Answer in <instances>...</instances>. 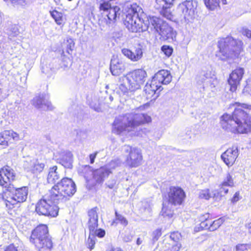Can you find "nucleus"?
I'll use <instances>...</instances> for the list:
<instances>
[{"label":"nucleus","instance_id":"obj_46","mask_svg":"<svg viewBox=\"0 0 251 251\" xmlns=\"http://www.w3.org/2000/svg\"><path fill=\"white\" fill-rule=\"evenodd\" d=\"M86 244L87 248L89 249L90 251H91L95 247V241L93 238H90V236H89L88 238Z\"/></svg>","mask_w":251,"mask_h":251},{"label":"nucleus","instance_id":"obj_19","mask_svg":"<svg viewBox=\"0 0 251 251\" xmlns=\"http://www.w3.org/2000/svg\"><path fill=\"white\" fill-rule=\"evenodd\" d=\"M161 91L159 86L151 80L150 83H147L144 87V96L147 100L151 101L156 99Z\"/></svg>","mask_w":251,"mask_h":251},{"label":"nucleus","instance_id":"obj_33","mask_svg":"<svg viewBox=\"0 0 251 251\" xmlns=\"http://www.w3.org/2000/svg\"><path fill=\"white\" fill-rule=\"evenodd\" d=\"M225 219L224 217H220L214 221L212 220L211 226H210V231H214L218 229L225 222Z\"/></svg>","mask_w":251,"mask_h":251},{"label":"nucleus","instance_id":"obj_32","mask_svg":"<svg viewBox=\"0 0 251 251\" xmlns=\"http://www.w3.org/2000/svg\"><path fill=\"white\" fill-rule=\"evenodd\" d=\"M181 238L182 235L180 232L178 231H173L170 233V238L167 240L175 244H181L180 242Z\"/></svg>","mask_w":251,"mask_h":251},{"label":"nucleus","instance_id":"obj_41","mask_svg":"<svg viewBox=\"0 0 251 251\" xmlns=\"http://www.w3.org/2000/svg\"><path fill=\"white\" fill-rule=\"evenodd\" d=\"M161 50L167 57H170L173 52V48L168 45H163L161 47Z\"/></svg>","mask_w":251,"mask_h":251},{"label":"nucleus","instance_id":"obj_8","mask_svg":"<svg viewBox=\"0 0 251 251\" xmlns=\"http://www.w3.org/2000/svg\"><path fill=\"white\" fill-rule=\"evenodd\" d=\"M147 28H153L160 35L163 40H173L176 37V32L168 23L155 16L147 18Z\"/></svg>","mask_w":251,"mask_h":251},{"label":"nucleus","instance_id":"obj_2","mask_svg":"<svg viewBox=\"0 0 251 251\" xmlns=\"http://www.w3.org/2000/svg\"><path fill=\"white\" fill-rule=\"evenodd\" d=\"M10 191H3L0 194L7 213L13 217L20 215L21 212V203L25 202L28 195V188L26 186L15 188L12 195Z\"/></svg>","mask_w":251,"mask_h":251},{"label":"nucleus","instance_id":"obj_27","mask_svg":"<svg viewBox=\"0 0 251 251\" xmlns=\"http://www.w3.org/2000/svg\"><path fill=\"white\" fill-rule=\"evenodd\" d=\"M162 251H179L182 248L181 244L174 243L165 239L162 241Z\"/></svg>","mask_w":251,"mask_h":251},{"label":"nucleus","instance_id":"obj_58","mask_svg":"<svg viewBox=\"0 0 251 251\" xmlns=\"http://www.w3.org/2000/svg\"><path fill=\"white\" fill-rule=\"evenodd\" d=\"M222 2V4H224V5H226L227 3V0H221Z\"/></svg>","mask_w":251,"mask_h":251},{"label":"nucleus","instance_id":"obj_39","mask_svg":"<svg viewBox=\"0 0 251 251\" xmlns=\"http://www.w3.org/2000/svg\"><path fill=\"white\" fill-rule=\"evenodd\" d=\"M221 184L223 186L232 187L234 182L231 175L230 174H227L226 178Z\"/></svg>","mask_w":251,"mask_h":251},{"label":"nucleus","instance_id":"obj_47","mask_svg":"<svg viewBox=\"0 0 251 251\" xmlns=\"http://www.w3.org/2000/svg\"><path fill=\"white\" fill-rule=\"evenodd\" d=\"M105 230L102 228H99L98 229H97L96 232H95L94 235H92L98 236L99 238H102L105 236Z\"/></svg>","mask_w":251,"mask_h":251},{"label":"nucleus","instance_id":"obj_3","mask_svg":"<svg viewBox=\"0 0 251 251\" xmlns=\"http://www.w3.org/2000/svg\"><path fill=\"white\" fill-rule=\"evenodd\" d=\"M151 122V117L144 113H136L132 117H119L113 123V131L117 134H120L124 131H131L138 126Z\"/></svg>","mask_w":251,"mask_h":251},{"label":"nucleus","instance_id":"obj_26","mask_svg":"<svg viewBox=\"0 0 251 251\" xmlns=\"http://www.w3.org/2000/svg\"><path fill=\"white\" fill-rule=\"evenodd\" d=\"M212 217L210 214L206 213L201 215L200 218L199 229L200 230L207 229L210 231V226L212 222Z\"/></svg>","mask_w":251,"mask_h":251},{"label":"nucleus","instance_id":"obj_17","mask_svg":"<svg viewBox=\"0 0 251 251\" xmlns=\"http://www.w3.org/2000/svg\"><path fill=\"white\" fill-rule=\"evenodd\" d=\"M172 79V76L170 71L167 70H160L155 74L151 80L159 86L162 90V85H167L170 83Z\"/></svg>","mask_w":251,"mask_h":251},{"label":"nucleus","instance_id":"obj_1","mask_svg":"<svg viewBox=\"0 0 251 251\" xmlns=\"http://www.w3.org/2000/svg\"><path fill=\"white\" fill-rule=\"evenodd\" d=\"M231 114L225 113L220 117V125L223 129L234 134H247L251 132V115L249 111L251 105L235 102Z\"/></svg>","mask_w":251,"mask_h":251},{"label":"nucleus","instance_id":"obj_54","mask_svg":"<svg viewBox=\"0 0 251 251\" xmlns=\"http://www.w3.org/2000/svg\"><path fill=\"white\" fill-rule=\"evenodd\" d=\"M108 251H124L120 247H112Z\"/></svg>","mask_w":251,"mask_h":251},{"label":"nucleus","instance_id":"obj_21","mask_svg":"<svg viewBox=\"0 0 251 251\" xmlns=\"http://www.w3.org/2000/svg\"><path fill=\"white\" fill-rule=\"evenodd\" d=\"M122 52L133 62L138 61L143 56L142 50L139 47H134L132 50L124 48L122 50Z\"/></svg>","mask_w":251,"mask_h":251},{"label":"nucleus","instance_id":"obj_53","mask_svg":"<svg viewBox=\"0 0 251 251\" xmlns=\"http://www.w3.org/2000/svg\"><path fill=\"white\" fill-rule=\"evenodd\" d=\"M227 186H223L222 184L220 185V192L221 194H226L228 193V190L226 188Z\"/></svg>","mask_w":251,"mask_h":251},{"label":"nucleus","instance_id":"obj_34","mask_svg":"<svg viewBox=\"0 0 251 251\" xmlns=\"http://www.w3.org/2000/svg\"><path fill=\"white\" fill-rule=\"evenodd\" d=\"M161 213L164 217L171 218L174 215V210L168 205L163 204Z\"/></svg>","mask_w":251,"mask_h":251},{"label":"nucleus","instance_id":"obj_10","mask_svg":"<svg viewBox=\"0 0 251 251\" xmlns=\"http://www.w3.org/2000/svg\"><path fill=\"white\" fill-rule=\"evenodd\" d=\"M163 198H166L169 203L172 205L180 206L184 203L186 194L181 187L172 186L169 187V191Z\"/></svg>","mask_w":251,"mask_h":251},{"label":"nucleus","instance_id":"obj_24","mask_svg":"<svg viewBox=\"0 0 251 251\" xmlns=\"http://www.w3.org/2000/svg\"><path fill=\"white\" fill-rule=\"evenodd\" d=\"M110 69L113 75L118 76L123 74L126 69L125 64L118 59L111 60Z\"/></svg>","mask_w":251,"mask_h":251},{"label":"nucleus","instance_id":"obj_22","mask_svg":"<svg viewBox=\"0 0 251 251\" xmlns=\"http://www.w3.org/2000/svg\"><path fill=\"white\" fill-rule=\"evenodd\" d=\"M111 173V171L110 169L104 166H101L99 169L93 170V178L96 183L100 184L103 182L105 178L107 177Z\"/></svg>","mask_w":251,"mask_h":251},{"label":"nucleus","instance_id":"obj_7","mask_svg":"<svg viewBox=\"0 0 251 251\" xmlns=\"http://www.w3.org/2000/svg\"><path fill=\"white\" fill-rule=\"evenodd\" d=\"M219 52L226 59L238 57L243 51V43L230 36L221 39L218 44Z\"/></svg>","mask_w":251,"mask_h":251},{"label":"nucleus","instance_id":"obj_36","mask_svg":"<svg viewBox=\"0 0 251 251\" xmlns=\"http://www.w3.org/2000/svg\"><path fill=\"white\" fill-rule=\"evenodd\" d=\"M88 226L90 234L94 235L98 226V220H89L88 222Z\"/></svg>","mask_w":251,"mask_h":251},{"label":"nucleus","instance_id":"obj_28","mask_svg":"<svg viewBox=\"0 0 251 251\" xmlns=\"http://www.w3.org/2000/svg\"><path fill=\"white\" fill-rule=\"evenodd\" d=\"M57 170V166L56 165L50 168L47 176V180L49 183H54L59 179L60 176L56 171Z\"/></svg>","mask_w":251,"mask_h":251},{"label":"nucleus","instance_id":"obj_13","mask_svg":"<svg viewBox=\"0 0 251 251\" xmlns=\"http://www.w3.org/2000/svg\"><path fill=\"white\" fill-rule=\"evenodd\" d=\"M126 152L128 153L125 163L129 168H136L142 164L143 157L141 151L136 148L127 146Z\"/></svg>","mask_w":251,"mask_h":251},{"label":"nucleus","instance_id":"obj_4","mask_svg":"<svg viewBox=\"0 0 251 251\" xmlns=\"http://www.w3.org/2000/svg\"><path fill=\"white\" fill-rule=\"evenodd\" d=\"M29 241L38 251H51L53 249L52 238L45 224H39L32 230Z\"/></svg>","mask_w":251,"mask_h":251},{"label":"nucleus","instance_id":"obj_52","mask_svg":"<svg viewBox=\"0 0 251 251\" xmlns=\"http://www.w3.org/2000/svg\"><path fill=\"white\" fill-rule=\"evenodd\" d=\"M98 154V152H95L93 153H91L89 155V158H90V164H93L95 161V159Z\"/></svg>","mask_w":251,"mask_h":251},{"label":"nucleus","instance_id":"obj_9","mask_svg":"<svg viewBox=\"0 0 251 251\" xmlns=\"http://www.w3.org/2000/svg\"><path fill=\"white\" fill-rule=\"evenodd\" d=\"M58 201L55 198L51 196V194L45 195L36 204L35 211L40 215L56 217L58 213L59 208L56 204Z\"/></svg>","mask_w":251,"mask_h":251},{"label":"nucleus","instance_id":"obj_14","mask_svg":"<svg viewBox=\"0 0 251 251\" xmlns=\"http://www.w3.org/2000/svg\"><path fill=\"white\" fill-rule=\"evenodd\" d=\"M244 74L245 70L242 67H237L231 71L227 79L229 90L231 92H236L237 87L240 85Z\"/></svg>","mask_w":251,"mask_h":251},{"label":"nucleus","instance_id":"obj_11","mask_svg":"<svg viewBox=\"0 0 251 251\" xmlns=\"http://www.w3.org/2000/svg\"><path fill=\"white\" fill-rule=\"evenodd\" d=\"M147 76L146 72L142 69H135L126 75L127 83L132 90L139 89L144 83Z\"/></svg>","mask_w":251,"mask_h":251},{"label":"nucleus","instance_id":"obj_51","mask_svg":"<svg viewBox=\"0 0 251 251\" xmlns=\"http://www.w3.org/2000/svg\"><path fill=\"white\" fill-rule=\"evenodd\" d=\"M240 199L239 192H236L233 197L231 199V201L232 203H235L238 201Z\"/></svg>","mask_w":251,"mask_h":251},{"label":"nucleus","instance_id":"obj_12","mask_svg":"<svg viewBox=\"0 0 251 251\" xmlns=\"http://www.w3.org/2000/svg\"><path fill=\"white\" fill-rule=\"evenodd\" d=\"M16 180V174L12 168L5 165L0 168V186L6 188L5 191H10L13 188L10 183Z\"/></svg>","mask_w":251,"mask_h":251},{"label":"nucleus","instance_id":"obj_6","mask_svg":"<svg viewBox=\"0 0 251 251\" xmlns=\"http://www.w3.org/2000/svg\"><path fill=\"white\" fill-rule=\"evenodd\" d=\"M141 9V7L136 3L131 4L126 7V16L124 22L126 27L131 32H143L147 28L143 21L139 17L138 13Z\"/></svg>","mask_w":251,"mask_h":251},{"label":"nucleus","instance_id":"obj_5","mask_svg":"<svg viewBox=\"0 0 251 251\" xmlns=\"http://www.w3.org/2000/svg\"><path fill=\"white\" fill-rule=\"evenodd\" d=\"M50 192L58 201H66L75 194L76 186L72 179L64 177L52 186Z\"/></svg>","mask_w":251,"mask_h":251},{"label":"nucleus","instance_id":"obj_45","mask_svg":"<svg viewBox=\"0 0 251 251\" xmlns=\"http://www.w3.org/2000/svg\"><path fill=\"white\" fill-rule=\"evenodd\" d=\"M89 220H98V216L97 212V207L93 208L88 211Z\"/></svg>","mask_w":251,"mask_h":251},{"label":"nucleus","instance_id":"obj_25","mask_svg":"<svg viewBox=\"0 0 251 251\" xmlns=\"http://www.w3.org/2000/svg\"><path fill=\"white\" fill-rule=\"evenodd\" d=\"M50 14L54 20L55 23L61 27L64 26L66 23V17L65 15L56 10L50 11Z\"/></svg>","mask_w":251,"mask_h":251},{"label":"nucleus","instance_id":"obj_49","mask_svg":"<svg viewBox=\"0 0 251 251\" xmlns=\"http://www.w3.org/2000/svg\"><path fill=\"white\" fill-rule=\"evenodd\" d=\"M244 91L250 94H251V80L248 81L244 88Z\"/></svg>","mask_w":251,"mask_h":251},{"label":"nucleus","instance_id":"obj_18","mask_svg":"<svg viewBox=\"0 0 251 251\" xmlns=\"http://www.w3.org/2000/svg\"><path fill=\"white\" fill-rule=\"evenodd\" d=\"M239 155V151L236 147L232 146L228 148L221 156L223 162L228 167L233 166L235 163Z\"/></svg>","mask_w":251,"mask_h":251},{"label":"nucleus","instance_id":"obj_56","mask_svg":"<svg viewBox=\"0 0 251 251\" xmlns=\"http://www.w3.org/2000/svg\"><path fill=\"white\" fill-rule=\"evenodd\" d=\"M118 222L117 220H116V218H115V219L112 222L111 225L112 226H117Z\"/></svg>","mask_w":251,"mask_h":251},{"label":"nucleus","instance_id":"obj_20","mask_svg":"<svg viewBox=\"0 0 251 251\" xmlns=\"http://www.w3.org/2000/svg\"><path fill=\"white\" fill-rule=\"evenodd\" d=\"M175 0H155L156 8L160 9V13L164 17L170 19L171 13L167 11V9L172 7L174 4Z\"/></svg>","mask_w":251,"mask_h":251},{"label":"nucleus","instance_id":"obj_50","mask_svg":"<svg viewBox=\"0 0 251 251\" xmlns=\"http://www.w3.org/2000/svg\"><path fill=\"white\" fill-rule=\"evenodd\" d=\"M242 34L248 38H251V30L248 28H244L242 31Z\"/></svg>","mask_w":251,"mask_h":251},{"label":"nucleus","instance_id":"obj_16","mask_svg":"<svg viewBox=\"0 0 251 251\" xmlns=\"http://www.w3.org/2000/svg\"><path fill=\"white\" fill-rule=\"evenodd\" d=\"M178 9L185 20L189 21L195 18L196 7L192 1L186 0L182 2L179 4Z\"/></svg>","mask_w":251,"mask_h":251},{"label":"nucleus","instance_id":"obj_57","mask_svg":"<svg viewBox=\"0 0 251 251\" xmlns=\"http://www.w3.org/2000/svg\"><path fill=\"white\" fill-rule=\"evenodd\" d=\"M142 243V240L140 238H138L136 240V244L138 245H140Z\"/></svg>","mask_w":251,"mask_h":251},{"label":"nucleus","instance_id":"obj_31","mask_svg":"<svg viewBox=\"0 0 251 251\" xmlns=\"http://www.w3.org/2000/svg\"><path fill=\"white\" fill-rule=\"evenodd\" d=\"M206 7L210 10H214L220 7L219 0H203Z\"/></svg>","mask_w":251,"mask_h":251},{"label":"nucleus","instance_id":"obj_23","mask_svg":"<svg viewBox=\"0 0 251 251\" xmlns=\"http://www.w3.org/2000/svg\"><path fill=\"white\" fill-rule=\"evenodd\" d=\"M58 162L67 169L73 168V154L70 151H64L60 154Z\"/></svg>","mask_w":251,"mask_h":251},{"label":"nucleus","instance_id":"obj_35","mask_svg":"<svg viewBox=\"0 0 251 251\" xmlns=\"http://www.w3.org/2000/svg\"><path fill=\"white\" fill-rule=\"evenodd\" d=\"M120 10V8L119 7L117 6H115L112 7L107 12L108 13L107 14V18L110 21H113L116 20L117 13Z\"/></svg>","mask_w":251,"mask_h":251},{"label":"nucleus","instance_id":"obj_40","mask_svg":"<svg viewBox=\"0 0 251 251\" xmlns=\"http://www.w3.org/2000/svg\"><path fill=\"white\" fill-rule=\"evenodd\" d=\"M199 198L201 199L209 200L211 198V193L209 189L201 190L199 195Z\"/></svg>","mask_w":251,"mask_h":251},{"label":"nucleus","instance_id":"obj_37","mask_svg":"<svg viewBox=\"0 0 251 251\" xmlns=\"http://www.w3.org/2000/svg\"><path fill=\"white\" fill-rule=\"evenodd\" d=\"M44 167V163L36 161L32 166L31 171L34 174H38L43 171Z\"/></svg>","mask_w":251,"mask_h":251},{"label":"nucleus","instance_id":"obj_30","mask_svg":"<svg viewBox=\"0 0 251 251\" xmlns=\"http://www.w3.org/2000/svg\"><path fill=\"white\" fill-rule=\"evenodd\" d=\"M45 98L43 96H38L35 100V105L37 108H41L42 105L44 104L47 107V110L51 109V104L50 102L47 101V102H44Z\"/></svg>","mask_w":251,"mask_h":251},{"label":"nucleus","instance_id":"obj_44","mask_svg":"<svg viewBox=\"0 0 251 251\" xmlns=\"http://www.w3.org/2000/svg\"><path fill=\"white\" fill-rule=\"evenodd\" d=\"M248 244H238L235 246L236 251H247L250 248Z\"/></svg>","mask_w":251,"mask_h":251},{"label":"nucleus","instance_id":"obj_15","mask_svg":"<svg viewBox=\"0 0 251 251\" xmlns=\"http://www.w3.org/2000/svg\"><path fill=\"white\" fill-rule=\"evenodd\" d=\"M20 140V134L12 129L4 130L0 133V145L6 148Z\"/></svg>","mask_w":251,"mask_h":251},{"label":"nucleus","instance_id":"obj_55","mask_svg":"<svg viewBox=\"0 0 251 251\" xmlns=\"http://www.w3.org/2000/svg\"><path fill=\"white\" fill-rule=\"evenodd\" d=\"M246 227L248 230L249 232L251 234V223H248L246 225Z\"/></svg>","mask_w":251,"mask_h":251},{"label":"nucleus","instance_id":"obj_43","mask_svg":"<svg viewBox=\"0 0 251 251\" xmlns=\"http://www.w3.org/2000/svg\"><path fill=\"white\" fill-rule=\"evenodd\" d=\"M66 51L69 54H72L74 48L75 47V42L72 39L67 40Z\"/></svg>","mask_w":251,"mask_h":251},{"label":"nucleus","instance_id":"obj_48","mask_svg":"<svg viewBox=\"0 0 251 251\" xmlns=\"http://www.w3.org/2000/svg\"><path fill=\"white\" fill-rule=\"evenodd\" d=\"M3 251H18V247L12 243L6 246Z\"/></svg>","mask_w":251,"mask_h":251},{"label":"nucleus","instance_id":"obj_38","mask_svg":"<svg viewBox=\"0 0 251 251\" xmlns=\"http://www.w3.org/2000/svg\"><path fill=\"white\" fill-rule=\"evenodd\" d=\"M115 215L118 222L120 223L124 226H126L128 225V221L122 215L120 214L116 211L115 212Z\"/></svg>","mask_w":251,"mask_h":251},{"label":"nucleus","instance_id":"obj_29","mask_svg":"<svg viewBox=\"0 0 251 251\" xmlns=\"http://www.w3.org/2000/svg\"><path fill=\"white\" fill-rule=\"evenodd\" d=\"M128 86H126L124 84H121L119 85V88H117V93L120 96L128 95L130 92L134 91L131 88V86L128 84Z\"/></svg>","mask_w":251,"mask_h":251},{"label":"nucleus","instance_id":"obj_42","mask_svg":"<svg viewBox=\"0 0 251 251\" xmlns=\"http://www.w3.org/2000/svg\"><path fill=\"white\" fill-rule=\"evenodd\" d=\"M162 234V229L157 228L154 230L152 233V240L153 242H156L161 236Z\"/></svg>","mask_w":251,"mask_h":251}]
</instances>
